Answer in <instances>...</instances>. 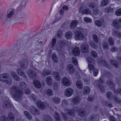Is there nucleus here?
<instances>
[{
  "mask_svg": "<svg viewBox=\"0 0 121 121\" xmlns=\"http://www.w3.org/2000/svg\"><path fill=\"white\" fill-rule=\"evenodd\" d=\"M10 94L15 99L18 101L21 100V97L23 95V92L19 89L18 87L13 86L10 89Z\"/></svg>",
  "mask_w": 121,
  "mask_h": 121,
  "instance_id": "nucleus-1",
  "label": "nucleus"
},
{
  "mask_svg": "<svg viewBox=\"0 0 121 121\" xmlns=\"http://www.w3.org/2000/svg\"><path fill=\"white\" fill-rule=\"evenodd\" d=\"M86 60L88 61V67L90 73H91L92 72L94 76H96L98 74V70L95 68L94 65L95 62L94 60L89 57L87 58Z\"/></svg>",
  "mask_w": 121,
  "mask_h": 121,
  "instance_id": "nucleus-2",
  "label": "nucleus"
},
{
  "mask_svg": "<svg viewBox=\"0 0 121 121\" xmlns=\"http://www.w3.org/2000/svg\"><path fill=\"white\" fill-rule=\"evenodd\" d=\"M20 67L22 69H25L28 65V61L26 59H22L19 62Z\"/></svg>",
  "mask_w": 121,
  "mask_h": 121,
  "instance_id": "nucleus-3",
  "label": "nucleus"
},
{
  "mask_svg": "<svg viewBox=\"0 0 121 121\" xmlns=\"http://www.w3.org/2000/svg\"><path fill=\"white\" fill-rule=\"evenodd\" d=\"M78 109V108L77 107H75L73 109L71 110L65 109V111L66 113H67L70 116L73 117L75 115L74 113L77 112Z\"/></svg>",
  "mask_w": 121,
  "mask_h": 121,
  "instance_id": "nucleus-4",
  "label": "nucleus"
},
{
  "mask_svg": "<svg viewBox=\"0 0 121 121\" xmlns=\"http://www.w3.org/2000/svg\"><path fill=\"white\" fill-rule=\"evenodd\" d=\"M26 18V15L25 13H21L17 16L14 18L16 22H19L21 20H23Z\"/></svg>",
  "mask_w": 121,
  "mask_h": 121,
  "instance_id": "nucleus-5",
  "label": "nucleus"
},
{
  "mask_svg": "<svg viewBox=\"0 0 121 121\" xmlns=\"http://www.w3.org/2000/svg\"><path fill=\"white\" fill-rule=\"evenodd\" d=\"M18 5L17 10L18 11H21L26 6L25 1V0H20L18 3Z\"/></svg>",
  "mask_w": 121,
  "mask_h": 121,
  "instance_id": "nucleus-6",
  "label": "nucleus"
},
{
  "mask_svg": "<svg viewBox=\"0 0 121 121\" xmlns=\"http://www.w3.org/2000/svg\"><path fill=\"white\" fill-rule=\"evenodd\" d=\"M75 39L76 40H82L84 38L83 34L79 31H77L74 33Z\"/></svg>",
  "mask_w": 121,
  "mask_h": 121,
  "instance_id": "nucleus-7",
  "label": "nucleus"
},
{
  "mask_svg": "<svg viewBox=\"0 0 121 121\" xmlns=\"http://www.w3.org/2000/svg\"><path fill=\"white\" fill-rule=\"evenodd\" d=\"M30 111L33 115H38L40 114L39 110L36 107L31 106L30 108Z\"/></svg>",
  "mask_w": 121,
  "mask_h": 121,
  "instance_id": "nucleus-8",
  "label": "nucleus"
},
{
  "mask_svg": "<svg viewBox=\"0 0 121 121\" xmlns=\"http://www.w3.org/2000/svg\"><path fill=\"white\" fill-rule=\"evenodd\" d=\"M73 92V90L72 88L69 87L65 90V95L66 97H70L72 95Z\"/></svg>",
  "mask_w": 121,
  "mask_h": 121,
  "instance_id": "nucleus-9",
  "label": "nucleus"
},
{
  "mask_svg": "<svg viewBox=\"0 0 121 121\" xmlns=\"http://www.w3.org/2000/svg\"><path fill=\"white\" fill-rule=\"evenodd\" d=\"M80 49L83 53L87 52L89 49V45L86 43H85L82 44L80 47Z\"/></svg>",
  "mask_w": 121,
  "mask_h": 121,
  "instance_id": "nucleus-10",
  "label": "nucleus"
},
{
  "mask_svg": "<svg viewBox=\"0 0 121 121\" xmlns=\"http://www.w3.org/2000/svg\"><path fill=\"white\" fill-rule=\"evenodd\" d=\"M62 84L65 86H69L71 84L70 81L66 77H65L62 78Z\"/></svg>",
  "mask_w": 121,
  "mask_h": 121,
  "instance_id": "nucleus-11",
  "label": "nucleus"
},
{
  "mask_svg": "<svg viewBox=\"0 0 121 121\" xmlns=\"http://www.w3.org/2000/svg\"><path fill=\"white\" fill-rule=\"evenodd\" d=\"M67 70L69 72L70 74H73L75 72L74 68L72 65L69 64L67 67Z\"/></svg>",
  "mask_w": 121,
  "mask_h": 121,
  "instance_id": "nucleus-12",
  "label": "nucleus"
},
{
  "mask_svg": "<svg viewBox=\"0 0 121 121\" xmlns=\"http://www.w3.org/2000/svg\"><path fill=\"white\" fill-rule=\"evenodd\" d=\"M27 74L28 76L32 78H36L37 76L35 73L31 70H29L27 72Z\"/></svg>",
  "mask_w": 121,
  "mask_h": 121,
  "instance_id": "nucleus-13",
  "label": "nucleus"
},
{
  "mask_svg": "<svg viewBox=\"0 0 121 121\" xmlns=\"http://www.w3.org/2000/svg\"><path fill=\"white\" fill-rule=\"evenodd\" d=\"M5 99L4 102L3 104V107L4 108H6L11 106V103H10V101L9 99L8 98H6Z\"/></svg>",
  "mask_w": 121,
  "mask_h": 121,
  "instance_id": "nucleus-14",
  "label": "nucleus"
},
{
  "mask_svg": "<svg viewBox=\"0 0 121 121\" xmlns=\"http://www.w3.org/2000/svg\"><path fill=\"white\" fill-rule=\"evenodd\" d=\"M36 105L37 106L41 109L43 110L45 107V106L44 104L40 101H37L36 102Z\"/></svg>",
  "mask_w": 121,
  "mask_h": 121,
  "instance_id": "nucleus-15",
  "label": "nucleus"
},
{
  "mask_svg": "<svg viewBox=\"0 0 121 121\" xmlns=\"http://www.w3.org/2000/svg\"><path fill=\"white\" fill-rule=\"evenodd\" d=\"M117 20L115 19L112 22L113 25L116 28L119 29L121 27V24L119 23Z\"/></svg>",
  "mask_w": 121,
  "mask_h": 121,
  "instance_id": "nucleus-16",
  "label": "nucleus"
},
{
  "mask_svg": "<svg viewBox=\"0 0 121 121\" xmlns=\"http://www.w3.org/2000/svg\"><path fill=\"white\" fill-rule=\"evenodd\" d=\"M15 10L14 9H9L8 11V13L7 15V18H9L14 15Z\"/></svg>",
  "mask_w": 121,
  "mask_h": 121,
  "instance_id": "nucleus-17",
  "label": "nucleus"
},
{
  "mask_svg": "<svg viewBox=\"0 0 121 121\" xmlns=\"http://www.w3.org/2000/svg\"><path fill=\"white\" fill-rule=\"evenodd\" d=\"M9 75L7 73H3L0 74V81L3 82L4 81V79L2 78L8 79L9 78Z\"/></svg>",
  "mask_w": 121,
  "mask_h": 121,
  "instance_id": "nucleus-18",
  "label": "nucleus"
},
{
  "mask_svg": "<svg viewBox=\"0 0 121 121\" xmlns=\"http://www.w3.org/2000/svg\"><path fill=\"white\" fill-rule=\"evenodd\" d=\"M90 91V87L89 86H85L84 88L83 93L84 95H87Z\"/></svg>",
  "mask_w": 121,
  "mask_h": 121,
  "instance_id": "nucleus-19",
  "label": "nucleus"
},
{
  "mask_svg": "<svg viewBox=\"0 0 121 121\" xmlns=\"http://www.w3.org/2000/svg\"><path fill=\"white\" fill-rule=\"evenodd\" d=\"M81 100V98L78 96L74 97L72 99L73 102L75 104H79Z\"/></svg>",
  "mask_w": 121,
  "mask_h": 121,
  "instance_id": "nucleus-20",
  "label": "nucleus"
},
{
  "mask_svg": "<svg viewBox=\"0 0 121 121\" xmlns=\"http://www.w3.org/2000/svg\"><path fill=\"white\" fill-rule=\"evenodd\" d=\"M17 72L18 75L21 76H23L24 78H26V76L25 73L22 70L20 69H18L17 70Z\"/></svg>",
  "mask_w": 121,
  "mask_h": 121,
  "instance_id": "nucleus-21",
  "label": "nucleus"
},
{
  "mask_svg": "<svg viewBox=\"0 0 121 121\" xmlns=\"http://www.w3.org/2000/svg\"><path fill=\"white\" fill-rule=\"evenodd\" d=\"M53 75L56 80L58 81L60 80V77L59 76V73L58 72L56 71L53 72Z\"/></svg>",
  "mask_w": 121,
  "mask_h": 121,
  "instance_id": "nucleus-22",
  "label": "nucleus"
},
{
  "mask_svg": "<svg viewBox=\"0 0 121 121\" xmlns=\"http://www.w3.org/2000/svg\"><path fill=\"white\" fill-rule=\"evenodd\" d=\"M45 81L47 84L49 86L51 85L52 83V79L51 77L49 76L46 78Z\"/></svg>",
  "mask_w": 121,
  "mask_h": 121,
  "instance_id": "nucleus-23",
  "label": "nucleus"
},
{
  "mask_svg": "<svg viewBox=\"0 0 121 121\" xmlns=\"http://www.w3.org/2000/svg\"><path fill=\"white\" fill-rule=\"evenodd\" d=\"M72 52L74 55L78 56L80 54V51L79 48L77 47H75L73 50Z\"/></svg>",
  "mask_w": 121,
  "mask_h": 121,
  "instance_id": "nucleus-24",
  "label": "nucleus"
},
{
  "mask_svg": "<svg viewBox=\"0 0 121 121\" xmlns=\"http://www.w3.org/2000/svg\"><path fill=\"white\" fill-rule=\"evenodd\" d=\"M107 85L109 86V87L111 88V90H113L115 88V86L114 84L112 82L111 80H108L107 81Z\"/></svg>",
  "mask_w": 121,
  "mask_h": 121,
  "instance_id": "nucleus-25",
  "label": "nucleus"
},
{
  "mask_svg": "<svg viewBox=\"0 0 121 121\" xmlns=\"http://www.w3.org/2000/svg\"><path fill=\"white\" fill-rule=\"evenodd\" d=\"M33 83L36 87L38 88H39L41 87V85L40 82L39 81L34 80L33 81Z\"/></svg>",
  "mask_w": 121,
  "mask_h": 121,
  "instance_id": "nucleus-26",
  "label": "nucleus"
},
{
  "mask_svg": "<svg viewBox=\"0 0 121 121\" xmlns=\"http://www.w3.org/2000/svg\"><path fill=\"white\" fill-rule=\"evenodd\" d=\"M57 43L59 45L64 46H66L68 45V41L65 40L58 41Z\"/></svg>",
  "mask_w": 121,
  "mask_h": 121,
  "instance_id": "nucleus-27",
  "label": "nucleus"
},
{
  "mask_svg": "<svg viewBox=\"0 0 121 121\" xmlns=\"http://www.w3.org/2000/svg\"><path fill=\"white\" fill-rule=\"evenodd\" d=\"M24 113L26 118L29 120H31L32 118V116L30 113L27 111H25Z\"/></svg>",
  "mask_w": 121,
  "mask_h": 121,
  "instance_id": "nucleus-28",
  "label": "nucleus"
},
{
  "mask_svg": "<svg viewBox=\"0 0 121 121\" xmlns=\"http://www.w3.org/2000/svg\"><path fill=\"white\" fill-rule=\"evenodd\" d=\"M110 63L113 66L115 67L118 68L119 66V64L115 60L112 59L110 60Z\"/></svg>",
  "mask_w": 121,
  "mask_h": 121,
  "instance_id": "nucleus-29",
  "label": "nucleus"
},
{
  "mask_svg": "<svg viewBox=\"0 0 121 121\" xmlns=\"http://www.w3.org/2000/svg\"><path fill=\"white\" fill-rule=\"evenodd\" d=\"M81 9H79V12H80L83 14H90L91 13V11L89 9H85L82 11H81Z\"/></svg>",
  "mask_w": 121,
  "mask_h": 121,
  "instance_id": "nucleus-30",
  "label": "nucleus"
},
{
  "mask_svg": "<svg viewBox=\"0 0 121 121\" xmlns=\"http://www.w3.org/2000/svg\"><path fill=\"white\" fill-rule=\"evenodd\" d=\"M51 73V72L50 70L46 69L43 70L42 73V75L44 76L50 75Z\"/></svg>",
  "mask_w": 121,
  "mask_h": 121,
  "instance_id": "nucleus-31",
  "label": "nucleus"
},
{
  "mask_svg": "<svg viewBox=\"0 0 121 121\" xmlns=\"http://www.w3.org/2000/svg\"><path fill=\"white\" fill-rule=\"evenodd\" d=\"M77 87L79 89H82L83 88V83L81 81H77L76 83Z\"/></svg>",
  "mask_w": 121,
  "mask_h": 121,
  "instance_id": "nucleus-32",
  "label": "nucleus"
},
{
  "mask_svg": "<svg viewBox=\"0 0 121 121\" xmlns=\"http://www.w3.org/2000/svg\"><path fill=\"white\" fill-rule=\"evenodd\" d=\"M43 121H52L50 117L48 115H45L43 117Z\"/></svg>",
  "mask_w": 121,
  "mask_h": 121,
  "instance_id": "nucleus-33",
  "label": "nucleus"
},
{
  "mask_svg": "<svg viewBox=\"0 0 121 121\" xmlns=\"http://www.w3.org/2000/svg\"><path fill=\"white\" fill-rule=\"evenodd\" d=\"M89 44L91 47L94 49H96L98 47V45L96 43H95L92 41L89 42Z\"/></svg>",
  "mask_w": 121,
  "mask_h": 121,
  "instance_id": "nucleus-34",
  "label": "nucleus"
},
{
  "mask_svg": "<svg viewBox=\"0 0 121 121\" xmlns=\"http://www.w3.org/2000/svg\"><path fill=\"white\" fill-rule=\"evenodd\" d=\"M52 101L55 104H59L60 102V99L58 97H54L52 98Z\"/></svg>",
  "mask_w": 121,
  "mask_h": 121,
  "instance_id": "nucleus-35",
  "label": "nucleus"
},
{
  "mask_svg": "<svg viewBox=\"0 0 121 121\" xmlns=\"http://www.w3.org/2000/svg\"><path fill=\"white\" fill-rule=\"evenodd\" d=\"M72 33L70 31H68L65 34V38L67 39H70L72 36Z\"/></svg>",
  "mask_w": 121,
  "mask_h": 121,
  "instance_id": "nucleus-36",
  "label": "nucleus"
},
{
  "mask_svg": "<svg viewBox=\"0 0 121 121\" xmlns=\"http://www.w3.org/2000/svg\"><path fill=\"white\" fill-rule=\"evenodd\" d=\"M78 24V22L76 20H73L71 23L70 25V28H75L77 25Z\"/></svg>",
  "mask_w": 121,
  "mask_h": 121,
  "instance_id": "nucleus-37",
  "label": "nucleus"
},
{
  "mask_svg": "<svg viewBox=\"0 0 121 121\" xmlns=\"http://www.w3.org/2000/svg\"><path fill=\"white\" fill-rule=\"evenodd\" d=\"M69 100H63L62 101L61 104V106L65 108L67 106L68 104Z\"/></svg>",
  "mask_w": 121,
  "mask_h": 121,
  "instance_id": "nucleus-38",
  "label": "nucleus"
},
{
  "mask_svg": "<svg viewBox=\"0 0 121 121\" xmlns=\"http://www.w3.org/2000/svg\"><path fill=\"white\" fill-rule=\"evenodd\" d=\"M54 117L56 121H60L61 119L58 113L55 112L54 113Z\"/></svg>",
  "mask_w": 121,
  "mask_h": 121,
  "instance_id": "nucleus-39",
  "label": "nucleus"
},
{
  "mask_svg": "<svg viewBox=\"0 0 121 121\" xmlns=\"http://www.w3.org/2000/svg\"><path fill=\"white\" fill-rule=\"evenodd\" d=\"M78 115L80 117H84L85 114V111L83 110V109H81L78 112Z\"/></svg>",
  "mask_w": 121,
  "mask_h": 121,
  "instance_id": "nucleus-40",
  "label": "nucleus"
},
{
  "mask_svg": "<svg viewBox=\"0 0 121 121\" xmlns=\"http://www.w3.org/2000/svg\"><path fill=\"white\" fill-rule=\"evenodd\" d=\"M19 85L21 88L25 90L27 85L25 82L23 81L21 82L20 83Z\"/></svg>",
  "mask_w": 121,
  "mask_h": 121,
  "instance_id": "nucleus-41",
  "label": "nucleus"
},
{
  "mask_svg": "<svg viewBox=\"0 0 121 121\" xmlns=\"http://www.w3.org/2000/svg\"><path fill=\"white\" fill-rule=\"evenodd\" d=\"M9 119L12 121H13L14 120V117L13 114L12 112H10L8 116Z\"/></svg>",
  "mask_w": 121,
  "mask_h": 121,
  "instance_id": "nucleus-42",
  "label": "nucleus"
},
{
  "mask_svg": "<svg viewBox=\"0 0 121 121\" xmlns=\"http://www.w3.org/2000/svg\"><path fill=\"white\" fill-rule=\"evenodd\" d=\"M45 93L49 96H51L52 94V91L50 89H47Z\"/></svg>",
  "mask_w": 121,
  "mask_h": 121,
  "instance_id": "nucleus-43",
  "label": "nucleus"
},
{
  "mask_svg": "<svg viewBox=\"0 0 121 121\" xmlns=\"http://www.w3.org/2000/svg\"><path fill=\"white\" fill-rule=\"evenodd\" d=\"M52 58L53 62L55 63H56L58 61V57L57 55L55 54L52 55Z\"/></svg>",
  "mask_w": 121,
  "mask_h": 121,
  "instance_id": "nucleus-44",
  "label": "nucleus"
},
{
  "mask_svg": "<svg viewBox=\"0 0 121 121\" xmlns=\"http://www.w3.org/2000/svg\"><path fill=\"white\" fill-rule=\"evenodd\" d=\"M102 47L103 49L106 50L108 48V45L107 42H104L102 44Z\"/></svg>",
  "mask_w": 121,
  "mask_h": 121,
  "instance_id": "nucleus-45",
  "label": "nucleus"
},
{
  "mask_svg": "<svg viewBox=\"0 0 121 121\" xmlns=\"http://www.w3.org/2000/svg\"><path fill=\"white\" fill-rule=\"evenodd\" d=\"M97 4L94 3H90L89 5V7L90 9L94 8H96L97 7Z\"/></svg>",
  "mask_w": 121,
  "mask_h": 121,
  "instance_id": "nucleus-46",
  "label": "nucleus"
},
{
  "mask_svg": "<svg viewBox=\"0 0 121 121\" xmlns=\"http://www.w3.org/2000/svg\"><path fill=\"white\" fill-rule=\"evenodd\" d=\"M107 96L108 99L109 100H111L112 99V93L111 91L107 92L106 94Z\"/></svg>",
  "mask_w": 121,
  "mask_h": 121,
  "instance_id": "nucleus-47",
  "label": "nucleus"
},
{
  "mask_svg": "<svg viewBox=\"0 0 121 121\" xmlns=\"http://www.w3.org/2000/svg\"><path fill=\"white\" fill-rule=\"evenodd\" d=\"M103 22V21H101L99 20H97L95 21V23L97 26L100 27L102 26Z\"/></svg>",
  "mask_w": 121,
  "mask_h": 121,
  "instance_id": "nucleus-48",
  "label": "nucleus"
},
{
  "mask_svg": "<svg viewBox=\"0 0 121 121\" xmlns=\"http://www.w3.org/2000/svg\"><path fill=\"white\" fill-rule=\"evenodd\" d=\"M53 90L55 91H57L58 89V83L57 82H55L53 86Z\"/></svg>",
  "mask_w": 121,
  "mask_h": 121,
  "instance_id": "nucleus-49",
  "label": "nucleus"
},
{
  "mask_svg": "<svg viewBox=\"0 0 121 121\" xmlns=\"http://www.w3.org/2000/svg\"><path fill=\"white\" fill-rule=\"evenodd\" d=\"M121 32L118 31H115L113 32L112 35L114 36L119 37Z\"/></svg>",
  "mask_w": 121,
  "mask_h": 121,
  "instance_id": "nucleus-50",
  "label": "nucleus"
},
{
  "mask_svg": "<svg viewBox=\"0 0 121 121\" xmlns=\"http://www.w3.org/2000/svg\"><path fill=\"white\" fill-rule=\"evenodd\" d=\"M12 79L11 78L8 79H4V81L7 84L9 85H10L11 84L12 82Z\"/></svg>",
  "mask_w": 121,
  "mask_h": 121,
  "instance_id": "nucleus-51",
  "label": "nucleus"
},
{
  "mask_svg": "<svg viewBox=\"0 0 121 121\" xmlns=\"http://www.w3.org/2000/svg\"><path fill=\"white\" fill-rule=\"evenodd\" d=\"M96 117V115L94 114H92L90 116L89 119L91 121H93L95 119Z\"/></svg>",
  "mask_w": 121,
  "mask_h": 121,
  "instance_id": "nucleus-52",
  "label": "nucleus"
},
{
  "mask_svg": "<svg viewBox=\"0 0 121 121\" xmlns=\"http://www.w3.org/2000/svg\"><path fill=\"white\" fill-rule=\"evenodd\" d=\"M72 60L73 64L75 65H78V61L76 58L73 57L72 58Z\"/></svg>",
  "mask_w": 121,
  "mask_h": 121,
  "instance_id": "nucleus-53",
  "label": "nucleus"
},
{
  "mask_svg": "<svg viewBox=\"0 0 121 121\" xmlns=\"http://www.w3.org/2000/svg\"><path fill=\"white\" fill-rule=\"evenodd\" d=\"M115 14L117 16H121V8L118 9L116 11Z\"/></svg>",
  "mask_w": 121,
  "mask_h": 121,
  "instance_id": "nucleus-54",
  "label": "nucleus"
},
{
  "mask_svg": "<svg viewBox=\"0 0 121 121\" xmlns=\"http://www.w3.org/2000/svg\"><path fill=\"white\" fill-rule=\"evenodd\" d=\"M108 1L107 0H104L102 1L101 3V6H103L106 5L108 4Z\"/></svg>",
  "mask_w": 121,
  "mask_h": 121,
  "instance_id": "nucleus-55",
  "label": "nucleus"
},
{
  "mask_svg": "<svg viewBox=\"0 0 121 121\" xmlns=\"http://www.w3.org/2000/svg\"><path fill=\"white\" fill-rule=\"evenodd\" d=\"M113 91L114 93L117 94L119 93L121 94V88H118L117 91L115 90V88L113 89Z\"/></svg>",
  "mask_w": 121,
  "mask_h": 121,
  "instance_id": "nucleus-56",
  "label": "nucleus"
},
{
  "mask_svg": "<svg viewBox=\"0 0 121 121\" xmlns=\"http://www.w3.org/2000/svg\"><path fill=\"white\" fill-rule=\"evenodd\" d=\"M99 13V11L97 8H95L93 10V13L95 15L98 14Z\"/></svg>",
  "mask_w": 121,
  "mask_h": 121,
  "instance_id": "nucleus-57",
  "label": "nucleus"
},
{
  "mask_svg": "<svg viewBox=\"0 0 121 121\" xmlns=\"http://www.w3.org/2000/svg\"><path fill=\"white\" fill-rule=\"evenodd\" d=\"M92 37L94 40L97 43L99 42V40L98 37L97 35L95 34H94L93 35Z\"/></svg>",
  "mask_w": 121,
  "mask_h": 121,
  "instance_id": "nucleus-58",
  "label": "nucleus"
},
{
  "mask_svg": "<svg viewBox=\"0 0 121 121\" xmlns=\"http://www.w3.org/2000/svg\"><path fill=\"white\" fill-rule=\"evenodd\" d=\"M108 42L109 44L111 46H113L114 44L113 40L112 38H110L108 39Z\"/></svg>",
  "mask_w": 121,
  "mask_h": 121,
  "instance_id": "nucleus-59",
  "label": "nucleus"
},
{
  "mask_svg": "<svg viewBox=\"0 0 121 121\" xmlns=\"http://www.w3.org/2000/svg\"><path fill=\"white\" fill-rule=\"evenodd\" d=\"M113 99L118 103H121V100L117 98L116 96H113Z\"/></svg>",
  "mask_w": 121,
  "mask_h": 121,
  "instance_id": "nucleus-60",
  "label": "nucleus"
},
{
  "mask_svg": "<svg viewBox=\"0 0 121 121\" xmlns=\"http://www.w3.org/2000/svg\"><path fill=\"white\" fill-rule=\"evenodd\" d=\"M61 114L62 118L65 120H66L67 119L68 117L67 115H65L63 112H61Z\"/></svg>",
  "mask_w": 121,
  "mask_h": 121,
  "instance_id": "nucleus-61",
  "label": "nucleus"
},
{
  "mask_svg": "<svg viewBox=\"0 0 121 121\" xmlns=\"http://www.w3.org/2000/svg\"><path fill=\"white\" fill-rule=\"evenodd\" d=\"M91 54L92 56L95 58L96 57H97V53L95 51H92L91 52Z\"/></svg>",
  "mask_w": 121,
  "mask_h": 121,
  "instance_id": "nucleus-62",
  "label": "nucleus"
},
{
  "mask_svg": "<svg viewBox=\"0 0 121 121\" xmlns=\"http://www.w3.org/2000/svg\"><path fill=\"white\" fill-rule=\"evenodd\" d=\"M56 42V39L53 38V39L51 43V47H54Z\"/></svg>",
  "mask_w": 121,
  "mask_h": 121,
  "instance_id": "nucleus-63",
  "label": "nucleus"
},
{
  "mask_svg": "<svg viewBox=\"0 0 121 121\" xmlns=\"http://www.w3.org/2000/svg\"><path fill=\"white\" fill-rule=\"evenodd\" d=\"M84 21L87 22H91L92 21L91 19L88 17H86L84 19Z\"/></svg>",
  "mask_w": 121,
  "mask_h": 121,
  "instance_id": "nucleus-64",
  "label": "nucleus"
}]
</instances>
